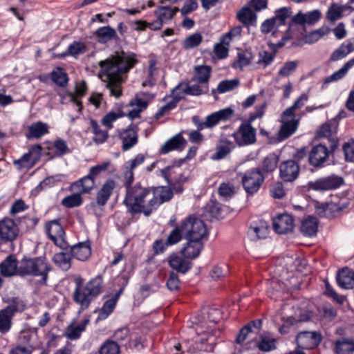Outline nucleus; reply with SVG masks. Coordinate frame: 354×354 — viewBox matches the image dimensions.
<instances>
[{
  "label": "nucleus",
  "instance_id": "0e129e2a",
  "mask_svg": "<svg viewBox=\"0 0 354 354\" xmlns=\"http://www.w3.org/2000/svg\"><path fill=\"white\" fill-rule=\"evenodd\" d=\"M298 65L297 60L286 62L280 68L278 75L281 77H287L296 71Z\"/></svg>",
  "mask_w": 354,
  "mask_h": 354
},
{
  "label": "nucleus",
  "instance_id": "69168bd1",
  "mask_svg": "<svg viewBox=\"0 0 354 354\" xmlns=\"http://www.w3.org/2000/svg\"><path fill=\"white\" fill-rule=\"evenodd\" d=\"M156 65V60L151 59L149 61V68H148L147 71V80L145 81H144L142 82V84L143 87H145V86H152L155 84V82H154V80L153 79V75H155V73H156V71H157Z\"/></svg>",
  "mask_w": 354,
  "mask_h": 354
},
{
  "label": "nucleus",
  "instance_id": "09e8293b",
  "mask_svg": "<svg viewBox=\"0 0 354 354\" xmlns=\"http://www.w3.org/2000/svg\"><path fill=\"white\" fill-rule=\"evenodd\" d=\"M88 323V319H84L80 324L69 325L67 328L66 337L70 339H78L80 337L81 333L85 330L86 326Z\"/></svg>",
  "mask_w": 354,
  "mask_h": 354
},
{
  "label": "nucleus",
  "instance_id": "7ed1b4c3",
  "mask_svg": "<svg viewBox=\"0 0 354 354\" xmlns=\"http://www.w3.org/2000/svg\"><path fill=\"white\" fill-rule=\"evenodd\" d=\"M76 287L73 293V299L81 306L82 310L88 308L91 301L96 298L101 292L103 279L98 275L91 279L83 286V279L78 278L75 280Z\"/></svg>",
  "mask_w": 354,
  "mask_h": 354
},
{
  "label": "nucleus",
  "instance_id": "680f3d73",
  "mask_svg": "<svg viewBox=\"0 0 354 354\" xmlns=\"http://www.w3.org/2000/svg\"><path fill=\"white\" fill-rule=\"evenodd\" d=\"M95 35L97 37L104 40L109 41L116 37L115 30L110 26H104L98 28Z\"/></svg>",
  "mask_w": 354,
  "mask_h": 354
},
{
  "label": "nucleus",
  "instance_id": "a19ab883",
  "mask_svg": "<svg viewBox=\"0 0 354 354\" xmlns=\"http://www.w3.org/2000/svg\"><path fill=\"white\" fill-rule=\"evenodd\" d=\"M279 162V157L274 153H269L263 159L260 170L263 174H268L272 172L277 167Z\"/></svg>",
  "mask_w": 354,
  "mask_h": 354
},
{
  "label": "nucleus",
  "instance_id": "79ce46f5",
  "mask_svg": "<svg viewBox=\"0 0 354 354\" xmlns=\"http://www.w3.org/2000/svg\"><path fill=\"white\" fill-rule=\"evenodd\" d=\"M48 127L46 123L41 122H37L32 124L28 129V133L27 138H39L48 132Z\"/></svg>",
  "mask_w": 354,
  "mask_h": 354
},
{
  "label": "nucleus",
  "instance_id": "393cba45",
  "mask_svg": "<svg viewBox=\"0 0 354 354\" xmlns=\"http://www.w3.org/2000/svg\"><path fill=\"white\" fill-rule=\"evenodd\" d=\"M95 185V179L88 174L73 183L71 185V189L74 192L86 194L89 193L94 188Z\"/></svg>",
  "mask_w": 354,
  "mask_h": 354
},
{
  "label": "nucleus",
  "instance_id": "2eb2a0df",
  "mask_svg": "<svg viewBox=\"0 0 354 354\" xmlns=\"http://www.w3.org/2000/svg\"><path fill=\"white\" fill-rule=\"evenodd\" d=\"M299 166L293 160H288L281 162L279 165V176L286 182L294 181L299 176Z\"/></svg>",
  "mask_w": 354,
  "mask_h": 354
},
{
  "label": "nucleus",
  "instance_id": "ddd939ff",
  "mask_svg": "<svg viewBox=\"0 0 354 354\" xmlns=\"http://www.w3.org/2000/svg\"><path fill=\"white\" fill-rule=\"evenodd\" d=\"M19 234V228L11 218H4L0 221V239L3 242L14 241Z\"/></svg>",
  "mask_w": 354,
  "mask_h": 354
},
{
  "label": "nucleus",
  "instance_id": "a878e982",
  "mask_svg": "<svg viewBox=\"0 0 354 354\" xmlns=\"http://www.w3.org/2000/svg\"><path fill=\"white\" fill-rule=\"evenodd\" d=\"M120 138L122 141V150L127 151L136 145L138 142V133L131 127L123 130L120 133Z\"/></svg>",
  "mask_w": 354,
  "mask_h": 354
},
{
  "label": "nucleus",
  "instance_id": "1a4fd4ad",
  "mask_svg": "<svg viewBox=\"0 0 354 354\" xmlns=\"http://www.w3.org/2000/svg\"><path fill=\"white\" fill-rule=\"evenodd\" d=\"M251 123L249 120L243 122L238 130L233 133L238 145H249L256 142V129L252 126Z\"/></svg>",
  "mask_w": 354,
  "mask_h": 354
},
{
  "label": "nucleus",
  "instance_id": "864d4df0",
  "mask_svg": "<svg viewBox=\"0 0 354 354\" xmlns=\"http://www.w3.org/2000/svg\"><path fill=\"white\" fill-rule=\"evenodd\" d=\"M329 29L327 27H322L313 30L304 37V41L306 44H313L319 41L322 37L328 34Z\"/></svg>",
  "mask_w": 354,
  "mask_h": 354
},
{
  "label": "nucleus",
  "instance_id": "5701e85b",
  "mask_svg": "<svg viewBox=\"0 0 354 354\" xmlns=\"http://www.w3.org/2000/svg\"><path fill=\"white\" fill-rule=\"evenodd\" d=\"M337 282L339 287L344 289L354 288V271L345 268L339 271L337 275Z\"/></svg>",
  "mask_w": 354,
  "mask_h": 354
},
{
  "label": "nucleus",
  "instance_id": "aec40b11",
  "mask_svg": "<svg viewBox=\"0 0 354 354\" xmlns=\"http://www.w3.org/2000/svg\"><path fill=\"white\" fill-rule=\"evenodd\" d=\"M115 182L112 179H108L104 183L96 194V203L99 206L106 205L115 188Z\"/></svg>",
  "mask_w": 354,
  "mask_h": 354
},
{
  "label": "nucleus",
  "instance_id": "6ab92c4d",
  "mask_svg": "<svg viewBox=\"0 0 354 354\" xmlns=\"http://www.w3.org/2000/svg\"><path fill=\"white\" fill-rule=\"evenodd\" d=\"M187 145V140L183 137L182 133H178L168 140L160 148V153L166 154L171 151H182Z\"/></svg>",
  "mask_w": 354,
  "mask_h": 354
},
{
  "label": "nucleus",
  "instance_id": "473e14b6",
  "mask_svg": "<svg viewBox=\"0 0 354 354\" xmlns=\"http://www.w3.org/2000/svg\"><path fill=\"white\" fill-rule=\"evenodd\" d=\"M87 85L85 81H82L76 84L75 93H69L68 97L70 102L75 104L78 107V111L81 112L82 109V102L79 98L82 97L86 93Z\"/></svg>",
  "mask_w": 354,
  "mask_h": 354
},
{
  "label": "nucleus",
  "instance_id": "37998d69",
  "mask_svg": "<svg viewBox=\"0 0 354 354\" xmlns=\"http://www.w3.org/2000/svg\"><path fill=\"white\" fill-rule=\"evenodd\" d=\"M353 66H354V58L351 59L350 60L346 62L340 69H339L337 71L335 72L331 75L327 77L325 79L324 84H326L330 82H332L334 81H337V80L342 79V77H344L346 75L348 71L351 68H352Z\"/></svg>",
  "mask_w": 354,
  "mask_h": 354
},
{
  "label": "nucleus",
  "instance_id": "f257e3e1",
  "mask_svg": "<svg viewBox=\"0 0 354 354\" xmlns=\"http://www.w3.org/2000/svg\"><path fill=\"white\" fill-rule=\"evenodd\" d=\"M138 62L134 53L117 52L99 62V77L106 83L111 96L116 98L122 95V84L127 77L128 72Z\"/></svg>",
  "mask_w": 354,
  "mask_h": 354
},
{
  "label": "nucleus",
  "instance_id": "de8ad7c7",
  "mask_svg": "<svg viewBox=\"0 0 354 354\" xmlns=\"http://www.w3.org/2000/svg\"><path fill=\"white\" fill-rule=\"evenodd\" d=\"M71 254L66 252H59L54 254L53 261L55 265L63 270H68L71 266Z\"/></svg>",
  "mask_w": 354,
  "mask_h": 354
},
{
  "label": "nucleus",
  "instance_id": "9b49d317",
  "mask_svg": "<svg viewBox=\"0 0 354 354\" xmlns=\"http://www.w3.org/2000/svg\"><path fill=\"white\" fill-rule=\"evenodd\" d=\"M337 128V120H332L323 124L317 132L319 138H325L328 140L331 151H334L338 145V139L336 136Z\"/></svg>",
  "mask_w": 354,
  "mask_h": 354
},
{
  "label": "nucleus",
  "instance_id": "58836bf2",
  "mask_svg": "<svg viewBox=\"0 0 354 354\" xmlns=\"http://www.w3.org/2000/svg\"><path fill=\"white\" fill-rule=\"evenodd\" d=\"M154 193L156 203H157V207L162 203L170 201L173 197V191L171 187L162 186L157 187Z\"/></svg>",
  "mask_w": 354,
  "mask_h": 354
},
{
  "label": "nucleus",
  "instance_id": "7c9ffc66",
  "mask_svg": "<svg viewBox=\"0 0 354 354\" xmlns=\"http://www.w3.org/2000/svg\"><path fill=\"white\" fill-rule=\"evenodd\" d=\"M353 51H354V40H346L330 55V60L332 62L338 61L344 58Z\"/></svg>",
  "mask_w": 354,
  "mask_h": 354
},
{
  "label": "nucleus",
  "instance_id": "f03ea898",
  "mask_svg": "<svg viewBox=\"0 0 354 354\" xmlns=\"http://www.w3.org/2000/svg\"><path fill=\"white\" fill-rule=\"evenodd\" d=\"M125 181L126 196L124 203L132 214L143 213L149 216L157 209L154 193L149 189L141 186L140 183L131 186Z\"/></svg>",
  "mask_w": 354,
  "mask_h": 354
},
{
  "label": "nucleus",
  "instance_id": "c9c22d12",
  "mask_svg": "<svg viewBox=\"0 0 354 354\" xmlns=\"http://www.w3.org/2000/svg\"><path fill=\"white\" fill-rule=\"evenodd\" d=\"M8 306L3 308L12 317L14 316L17 312H22L26 308V304L25 301L19 297L8 298L5 301Z\"/></svg>",
  "mask_w": 354,
  "mask_h": 354
},
{
  "label": "nucleus",
  "instance_id": "49530a36",
  "mask_svg": "<svg viewBox=\"0 0 354 354\" xmlns=\"http://www.w3.org/2000/svg\"><path fill=\"white\" fill-rule=\"evenodd\" d=\"M178 11V7L160 6L154 11V14L164 22L171 19Z\"/></svg>",
  "mask_w": 354,
  "mask_h": 354
},
{
  "label": "nucleus",
  "instance_id": "c85d7f7f",
  "mask_svg": "<svg viewBox=\"0 0 354 354\" xmlns=\"http://www.w3.org/2000/svg\"><path fill=\"white\" fill-rule=\"evenodd\" d=\"M254 55L252 50L246 49L243 51L239 52L236 56V59L232 64V66L234 68L243 70V68L247 66L252 65L254 66Z\"/></svg>",
  "mask_w": 354,
  "mask_h": 354
},
{
  "label": "nucleus",
  "instance_id": "39448f33",
  "mask_svg": "<svg viewBox=\"0 0 354 354\" xmlns=\"http://www.w3.org/2000/svg\"><path fill=\"white\" fill-rule=\"evenodd\" d=\"M184 239L201 241L207 235L203 221L195 216H189L181 223Z\"/></svg>",
  "mask_w": 354,
  "mask_h": 354
},
{
  "label": "nucleus",
  "instance_id": "6e6d98bb",
  "mask_svg": "<svg viewBox=\"0 0 354 354\" xmlns=\"http://www.w3.org/2000/svg\"><path fill=\"white\" fill-rule=\"evenodd\" d=\"M344 11V6L332 3L327 10L326 18L330 21H335L342 17Z\"/></svg>",
  "mask_w": 354,
  "mask_h": 354
},
{
  "label": "nucleus",
  "instance_id": "a211bd4d",
  "mask_svg": "<svg viewBox=\"0 0 354 354\" xmlns=\"http://www.w3.org/2000/svg\"><path fill=\"white\" fill-rule=\"evenodd\" d=\"M328 156V150L324 145L313 147L309 153V162L314 167H320Z\"/></svg>",
  "mask_w": 354,
  "mask_h": 354
},
{
  "label": "nucleus",
  "instance_id": "bf43d9fd",
  "mask_svg": "<svg viewBox=\"0 0 354 354\" xmlns=\"http://www.w3.org/2000/svg\"><path fill=\"white\" fill-rule=\"evenodd\" d=\"M82 193L76 192L63 198L62 204L68 208H72L80 206L82 203V198L81 197Z\"/></svg>",
  "mask_w": 354,
  "mask_h": 354
},
{
  "label": "nucleus",
  "instance_id": "bb28decb",
  "mask_svg": "<svg viewBox=\"0 0 354 354\" xmlns=\"http://www.w3.org/2000/svg\"><path fill=\"white\" fill-rule=\"evenodd\" d=\"M187 243L182 249V253L183 256L187 259H194L197 257L203 245L201 241L186 239Z\"/></svg>",
  "mask_w": 354,
  "mask_h": 354
},
{
  "label": "nucleus",
  "instance_id": "338daca9",
  "mask_svg": "<svg viewBox=\"0 0 354 354\" xmlns=\"http://www.w3.org/2000/svg\"><path fill=\"white\" fill-rule=\"evenodd\" d=\"M99 353L100 354H119L120 348L116 342L108 340L100 347Z\"/></svg>",
  "mask_w": 354,
  "mask_h": 354
},
{
  "label": "nucleus",
  "instance_id": "412c9836",
  "mask_svg": "<svg viewBox=\"0 0 354 354\" xmlns=\"http://www.w3.org/2000/svg\"><path fill=\"white\" fill-rule=\"evenodd\" d=\"M322 17V12L319 10H314L307 13L299 12L292 17V21L297 24L303 25H314Z\"/></svg>",
  "mask_w": 354,
  "mask_h": 354
},
{
  "label": "nucleus",
  "instance_id": "dca6fc26",
  "mask_svg": "<svg viewBox=\"0 0 354 354\" xmlns=\"http://www.w3.org/2000/svg\"><path fill=\"white\" fill-rule=\"evenodd\" d=\"M208 91V85H189L187 82H181L174 88L172 91V94H180L183 98L184 95L198 96L207 93Z\"/></svg>",
  "mask_w": 354,
  "mask_h": 354
},
{
  "label": "nucleus",
  "instance_id": "f3484780",
  "mask_svg": "<svg viewBox=\"0 0 354 354\" xmlns=\"http://www.w3.org/2000/svg\"><path fill=\"white\" fill-rule=\"evenodd\" d=\"M273 227L278 234H287L294 228V219L287 213L279 214L272 221Z\"/></svg>",
  "mask_w": 354,
  "mask_h": 354
},
{
  "label": "nucleus",
  "instance_id": "13d9d810",
  "mask_svg": "<svg viewBox=\"0 0 354 354\" xmlns=\"http://www.w3.org/2000/svg\"><path fill=\"white\" fill-rule=\"evenodd\" d=\"M308 99V97L306 94L304 93L301 95L291 106L288 107L283 112L284 113V116L288 115L295 118V111L301 108L305 102H307Z\"/></svg>",
  "mask_w": 354,
  "mask_h": 354
},
{
  "label": "nucleus",
  "instance_id": "5fc2aeb1",
  "mask_svg": "<svg viewBox=\"0 0 354 354\" xmlns=\"http://www.w3.org/2000/svg\"><path fill=\"white\" fill-rule=\"evenodd\" d=\"M238 19L245 25H249L256 20L257 16L250 7L242 8L237 14Z\"/></svg>",
  "mask_w": 354,
  "mask_h": 354
},
{
  "label": "nucleus",
  "instance_id": "6e6552de",
  "mask_svg": "<svg viewBox=\"0 0 354 354\" xmlns=\"http://www.w3.org/2000/svg\"><path fill=\"white\" fill-rule=\"evenodd\" d=\"M344 180V178L335 174L319 178L315 181H310L308 183L309 189L317 192H326L335 189L339 187Z\"/></svg>",
  "mask_w": 354,
  "mask_h": 354
},
{
  "label": "nucleus",
  "instance_id": "4468645a",
  "mask_svg": "<svg viewBox=\"0 0 354 354\" xmlns=\"http://www.w3.org/2000/svg\"><path fill=\"white\" fill-rule=\"evenodd\" d=\"M280 122H281V126L279 131L278 136L280 140H283L295 132L298 127L299 120L292 116H284V113H282Z\"/></svg>",
  "mask_w": 354,
  "mask_h": 354
},
{
  "label": "nucleus",
  "instance_id": "b1692460",
  "mask_svg": "<svg viewBox=\"0 0 354 354\" xmlns=\"http://www.w3.org/2000/svg\"><path fill=\"white\" fill-rule=\"evenodd\" d=\"M71 256L80 261L86 260L91 254L89 241L80 242L71 248Z\"/></svg>",
  "mask_w": 354,
  "mask_h": 354
},
{
  "label": "nucleus",
  "instance_id": "603ef678",
  "mask_svg": "<svg viewBox=\"0 0 354 354\" xmlns=\"http://www.w3.org/2000/svg\"><path fill=\"white\" fill-rule=\"evenodd\" d=\"M86 51V46L84 43L74 41L70 44L67 52L58 55L59 57H64L67 55H72L76 57L79 55L83 54Z\"/></svg>",
  "mask_w": 354,
  "mask_h": 354
},
{
  "label": "nucleus",
  "instance_id": "cd10ccee",
  "mask_svg": "<svg viewBox=\"0 0 354 354\" xmlns=\"http://www.w3.org/2000/svg\"><path fill=\"white\" fill-rule=\"evenodd\" d=\"M19 263L12 256H8L1 264L0 271L5 277H11L14 274L19 275Z\"/></svg>",
  "mask_w": 354,
  "mask_h": 354
},
{
  "label": "nucleus",
  "instance_id": "8fccbe9b",
  "mask_svg": "<svg viewBox=\"0 0 354 354\" xmlns=\"http://www.w3.org/2000/svg\"><path fill=\"white\" fill-rule=\"evenodd\" d=\"M118 301V295L113 296L111 299L106 300L98 315L99 319H105L114 310Z\"/></svg>",
  "mask_w": 354,
  "mask_h": 354
},
{
  "label": "nucleus",
  "instance_id": "20e7f679",
  "mask_svg": "<svg viewBox=\"0 0 354 354\" xmlns=\"http://www.w3.org/2000/svg\"><path fill=\"white\" fill-rule=\"evenodd\" d=\"M51 267L44 257L24 258L19 261V276L41 277L46 281Z\"/></svg>",
  "mask_w": 354,
  "mask_h": 354
},
{
  "label": "nucleus",
  "instance_id": "72a5a7b5",
  "mask_svg": "<svg viewBox=\"0 0 354 354\" xmlns=\"http://www.w3.org/2000/svg\"><path fill=\"white\" fill-rule=\"evenodd\" d=\"M169 264L174 270L183 274L186 273L192 267L190 261L176 255L169 257Z\"/></svg>",
  "mask_w": 354,
  "mask_h": 354
},
{
  "label": "nucleus",
  "instance_id": "9d476101",
  "mask_svg": "<svg viewBox=\"0 0 354 354\" xmlns=\"http://www.w3.org/2000/svg\"><path fill=\"white\" fill-rule=\"evenodd\" d=\"M46 231L49 239L62 249L68 248V243L65 240V232L57 220H53L46 224Z\"/></svg>",
  "mask_w": 354,
  "mask_h": 354
},
{
  "label": "nucleus",
  "instance_id": "3c124183",
  "mask_svg": "<svg viewBox=\"0 0 354 354\" xmlns=\"http://www.w3.org/2000/svg\"><path fill=\"white\" fill-rule=\"evenodd\" d=\"M172 100L168 102L163 106L160 107L158 112L155 114V118L156 119H159L164 115L169 113V111L174 109L177 106L178 102L182 99V95L180 94H172Z\"/></svg>",
  "mask_w": 354,
  "mask_h": 354
},
{
  "label": "nucleus",
  "instance_id": "052dcab7",
  "mask_svg": "<svg viewBox=\"0 0 354 354\" xmlns=\"http://www.w3.org/2000/svg\"><path fill=\"white\" fill-rule=\"evenodd\" d=\"M239 80L237 79L221 81L217 86L216 91L219 93H224L232 91L239 86Z\"/></svg>",
  "mask_w": 354,
  "mask_h": 354
},
{
  "label": "nucleus",
  "instance_id": "e433bc0d",
  "mask_svg": "<svg viewBox=\"0 0 354 354\" xmlns=\"http://www.w3.org/2000/svg\"><path fill=\"white\" fill-rule=\"evenodd\" d=\"M337 354H353L354 352V341L352 339L342 337L337 339L335 346Z\"/></svg>",
  "mask_w": 354,
  "mask_h": 354
},
{
  "label": "nucleus",
  "instance_id": "c03bdc74",
  "mask_svg": "<svg viewBox=\"0 0 354 354\" xmlns=\"http://www.w3.org/2000/svg\"><path fill=\"white\" fill-rule=\"evenodd\" d=\"M52 81L60 87H65L68 82L67 73L61 67H57L50 73Z\"/></svg>",
  "mask_w": 354,
  "mask_h": 354
},
{
  "label": "nucleus",
  "instance_id": "e2e57ef3",
  "mask_svg": "<svg viewBox=\"0 0 354 354\" xmlns=\"http://www.w3.org/2000/svg\"><path fill=\"white\" fill-rule=\"evenodd\" d=\"M123 115L124 113L122 111H118L117 113L110 111L102 118V124L107 129H111L113 127V122Z\"/></svg>",
  "mask_w": 354,
  "mask_h": 354
},
{
  "label": "nucleus",
  "instance_id": "423d86ee",
  "mask_svg": "<svg viewBox=\"0 0 354 354\" xmlns=\"http://www.w3.org/2000/svg\"><path fill=\"white\" fill-rule=\"evenodd\" d=\"M265 179V176L259 168L247 171L243 176L241 183L245 191L248 194H253L259 191Z\"/></svg>",
  "mask_w": 354,
  "mask_h": 354
},
{
  "label": "nucleus",
  "instance_id": "a18cd8bd",
  "mask_svg": "<svg viewBox=\"0 0 354 354\" xmlns=\"http://www.w3.org/2000/svg\"><path fill=\"white\" fill-rule=\"evenodd\" d=\"M269 232V227L264 223L259 225L251 226L248 230V235L252 241L265 239Z\"/></svg>",
  "mask_w": 354,
  "mask_h": 354
},
{
  "label": "nucleus",
  "instance_id": "4d7b16f0",
  "mask_svg": "<svg viewBox=\"0 0 354 354\" xmlns=\"http://www.w3.org/2000/svg\"><path fill=\"white\" fill-rule=\"evenodd\" d=\"M12 317L3 309L0 310V333L5 334L8 333L12 326Z\"/></svg>",
  "mask_w": 354,
  "mask_h": 354
},
{
  "label": "nucleus",
  "instance_id": "0eeeda50",
  "mask_svg": "<svg viewBox=\"0 0 354 354\" xmlns=\"http://www.w3.org/2000/svg\"><path fill=\"white\" fill-rule=\"evenodd\" d=\"M350 201L346 198L337 199V201L323 203L317 206L316 213L321 217H335L344 212L349 206Z\"/></svg>",
  "mask_w": 354,
  "mask_h": 354
},
{
  "label": "nucleus",
  "instance_id": "774afa93",
  "mask_svg": "<svg viewBox=\"0 0 354 354\" xmlns=\"http://www.w3.org/2000/svg\"><path fill=\"white\" fill-rule=\"evenodd\" d=\"M203 37L200 33H194L187 37L183 41V47L186 49L196 47L201 44Z\"/></svg>",
  "mask_w": 354,
  "mask_h": 354
},
{
  "label": "nucleus",
  "instance_id": "f8f14e48",
  "mask_svg": "<svg viewBox=\"0 0 354 354\" xmlns=\"http://www.w3.org/2000/svg\"><path fill=\"white\" fill-rule=\"evenodd\" d=\"M322 339L321 334L316 331H301L296 337L297 346L302 349H313L320 344Z\"/></svg>",
  "mask_w": 354,
  "mask_h": 354
},
{
  "label": "nucleus",
  "instance_id": "4be33fe9",
  "mask_svg": "<svg viewBox=\"0 0 354 354\" xmlns=\"http://www.w3.org/2000/svg\"><path fill=\"white\" fill-rule=\"evenodd\" d=\"M145 160V156L142 154H138L135 158L126 162L124 166V178L125 181H128V184H131L134 180V169L139 165H142Z\"/></svg>",
  "mask_w": 354,
  "mask_h": 354
},
{
  "label": "nucleus",
  "instance_id": "ea45409f",
  "mask_svg": "<svg viewBox=\"0 0 354 354\" xmlns=\"http://www.w3.org/2000/svg\"><path fill=\"white\" fill-rule=\"evenodd\" d=\"M90 127L94 135L93 140L95 143L101 144L106 140L109 136L108 131L102 130L96 120L91 119Z\"/></svg>",
  "mask_w": 354,
  "mask_h": 354
},
{
  "label": "nucleus",
  "instance_id": "c756f323",
  "mask_svg": "<svg viewBox=\"0 0 354 354\" xmlns=\"http://www.w3.org/2000/svg\"><path fill=\"white\" fill-rule=\"evenodd\" d=\"M212 68L209 66L200 65L194 68V75L192 82H196L201 84L208 85L207 83L211 76Z\"/></svg>",
  "mask_w": 354,
  "mask_h": 354
},
{
  "label": "nucleus",
  "instance_id": "2f4dec72",
  "mask_svg": "<svg viewBox=\"0 0 354 354\" xmlns=\"http://www.w3.org/2000/svg\"><path fill=\"white\" fill-rule=\"evenodd\" d=\"M132 109L129 111L128 116L131 120L140 117V113L148 106V102L144 99L136 97L131 100L129 104Z\"/></svg>",
  "mask_w": 354,
  "mask_h": 354
},
{
  "label": "nucleus",
  "instance_id": "4c0bfd02",
  "mask_svg": "<svg viewBox=\"0 0 354 354\" xmlns=\"http://www.w3.org/2000/svg\"><path fill=\"white\" fill-rule=\"evenodd\" d=\"M275 56V52L260 51L258 54L257 61L254 62V68H266L274 61Z\"/></svg>",
  "mask_w": 354,
  "mask_h": 354
},
{
  "label": "nucleus",
  "instance_id": "f704fd0d",
  "mask_svg": "<svg viewBox=\"0 0 354 354\" xmlns=\"http://www.w3.org/2000/svg\"><path fill=\"white\" fill-rule=\"evenodd\" d=\"M318 230V221L317 218L309 216L304 219L300 226V231L306 236L315 235Z\"/></svg>",
  "mask_w": 354,
  "mask_h": 354
}]
</instances>
